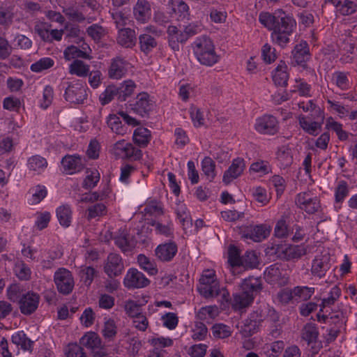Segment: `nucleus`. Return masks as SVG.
Here are the masks:
<instances>
[{
    "label": "nucleus",
    "mask_w": 357,
    "mask_h": 357,
    "mask_svg": "<svg viewBox=\"0 0 357 357\" xmlns=\"http://www.w3.org/2000/svg\"><path fill=\"white\" fill-rule=\"evenodd\" d=\"M259 20L268 29L273 31L271 38L274 43L284 47L289 43V36L296 26L292 16L282 10H277L273 13H261Z\"/></svg>",
    "instance_id": "nucleus-1"
},
{
    "label": "nucleus",
    "mask_w": 357,
    "mask_h": 357,
    "mask_svg": "<svg viewBox=\"0 0 357 357\" xmlns=\"http://www.w3.org/2000/svg\"><path fill=\"white\" fill-rule=\"evenodd\" d=\"M193 50L197 59L202 65L212 66L219 60L213 42L207 37L197 38L193 43Z\"/></svg>",
    "instance_id": "nucleus-2"
},
{
    "label": "nucleus",
    "mask_w": 357,
    "mask_h": 357,
    "mask_svg": "<svg viewBox=\"0 0 357 357\" xmlns=\"http://www.w3.org/2000/svg\"><path fill=\"white\" fill-rule=\"evenodd\" d=\"M197 289L199 294L206 298H213L219 295V282L216 280L213 271L210 270L204 271L199 279Z\"/></svg>",
    "instance_id": "nucleus-3"
},
{
    "label": "nucleus",
    "mask_w": 357,
    "mask_h": 357,
    "mask_svg": "<svg viewBox=\"0 0 357 357\" xmlns=\"http://www.w3.org/2000/svg\"><path fill=\"white\" fill-rule=\"evenodd\" d=\"M264 278L268 283L284 286L289 282L287 269L281 264H274L267 267L264 271Z\"/></svg>",
    "instance_id": "nucleus-4"
},
{
    "label": "nucleus",
    "mask_w": 357,
    "mask_h": 357,
    "mask_svg": "<svg viewBox=\"0 0 357 357\" xmlns=\"http://www.w3.org/2000/svg\"><path fill=\"white\" fill-rule=\"evenodd\" d=\"M54 281L59 293L63 295L70 294L74 287V280L70 271L60 268L54 273Z\"/></svg>",
    "instance_id": "nucleus-5"
},
{
    "label": "nucleus",
    "mask_w": 357,
    "mask_h": 357,
    "mask_svg": "<svg viewBox=\"0 0 357 357\" xmlns=\"http://www.w3.org/2000/svg\"><path fill=\"white\" fill-rule=\"evenodd\" d=\"M295 203L299 208L308 214H314L321 208L319 199L307 192L298 194L295 199Z\"/></svg>",
    "instance_id": "nucleus-6"
},
{
    "label": "nucleus",
    "mask_w": 357,
    "mask_h": 357,
    "mask_svg": "<svg viewBox=\"0 0 357 357\" xmlns=\"http://www.w3.org/2000/svg\"><path fill=\"white\" fill-rule=\"evenodd\" d=\"M64 96L68 102L82 104L87 97L86 86L78 81L70 82L66 89Z\"/></svg>",
    "instance_id": "nucleus-7"
},
{
    "label": "nucleus",
    "mask_w": 357,
    "mask_h": 357,
    "mask_svg": "<svg viewBox=\"0 0 357 357\" xmlns=\"http://www.w3.org/2000/svg\"><path fill=\"white\" fill-rule=\"evenodd\" d=\"M124 264L121 257L116 253H110L104 266V271L109 278L117 277L123 273Z\"/></svg>",
    "instance_id": "nucleus-8"
},
{
    "label": "nucleus",
    "mask_w": 357,
    "mask_h": 357,
    "mask_svg": "<svg viewBox=\"0 0 357 357\" xmlns=\"http://www.w3.org/2000/svg\"><path fill=\"white\" fill-rule=\"evenodd\" d=\"M154 102L150 99L147 93L143 92L137 95L136 101L130 104L131 109L136 114L145 116H148L154 108Z\"/></svg>",
    "instance_id": "nucleus-9"
},
{
    "label": "nucleus",
    "mask_w": 357,
    "mask_h": 357,
    "mask_svg": "<svg viewBox=\"0 0 357 357\" xmlns=\"http://www.w3.org/2000/svg\"><path fill=\"white\" fill-rule=\"evenodd\" d=\"M149 282L145 275L135 268L129 269L123 280L125 287L129 289L143 288Z\"/></svg>",
    "instance_id": "nucleus-10"
},
{
    "label": "nucleus",
    "mask_w": 357,
    "mask_h": 357,
    "mask_svg": "<svg viewBox=\"0 0 357 357\" xmlns=\"http://www.w3.org/2000/svg\"><path fill=\"white\" fill-rule=\"evenodd\" d=\"M255 128L261 134L275 135L278 131V121L272 115H264L257 119Z\"/></svg>",
    "instance_id": "nucleus-11"
},
{
    "label": "nucleus",
    "mask_w": 357,
    "mask_h": 357,
    "mask_svg": "<svg viewBox=\"0 0 357 357\" xmlns=\"http://www.w3.org/2000/svg\"><path fill=\"white\" fill-rule=\"evenodd\" d=\"M331 268V257L328 253L316 256L312 263L311 273L314 276L321 278Z\"/></svg>",
    "instance_id": "nucleus-12"
},
{
    "label": "nucleus",
    "mask_w": 357,
    "mask_h": 357,
    "mask_svg": "<svg viewBox=\"0 0 357 357\" xmlns=\"http://www.w3.org/2000/svg\"><path fill=\"white\" fill-rule=\"evenodd\" d=\"M84 159L78 155H66L61 160V165L68 174H73L82 171L84 168Z\"/></svg>",
    "instance_id": "nucleus-13"
},
{
    "label": "nucleus",
    "mask_w": 357,
    "mask_h": 357,
    "mask_svg": "<svg viewBox=\"0 0 357 357\" xmlns=\"http://www.w3.org/2000/svg\"><path fill=\"white\" fill-rule=\"evenodd\" d=\"M275 252L278 257L289 261L305 255L306 249L302 245L278 246Z\"/></svg>",
    "instance_id": "nucleus-14"
},
{
    "label": "nucleus",
    "mask_w": 357,
    "mask_h": 357,
    "mask_svg": "<svg viewBox=\"0 0 357 357\" xmlns=\"http://www.w3.org/2000/svg\"><path fill=\"white\" fill-rule=\"evenodd\" d=\"M133 16L137 22L146 23L151 17V3L147 0H137L133 7Z\"/></svg>",
    "instance_id": "nucleus-15"
},
{
    "label": "nucleus",
    "mask_w": 357,
    "mask_h": 357,
    "mask_svg": "<svg viewBox=\"0 0 357 357\" xmlns=\"http://www.w3.org/2000/svg\"><path fill=\"white\" fill-rule=\"evenodd\" d=\"M178 251L177 245L174 242L159 245L155 250L158 259L162 262H168L173 259Z\"/></svg>",
    "instance_id": "nucleus-16"
},
{
    "label": "nucleus",
    "mask_w": 357,
    "mask_h": 357,
    "mask_svg": "<svg viewBox=\"0 0 357 357\" xmlns=\"http://www.w3.org/2000/svg\"><path fill=\"white\" fill-rule=\"evenodd\" d=\"M167 33L169 45L174 51H179L180 43H184L188 40L186 35L176 26H169Z\"/></svg>",
    "instance_id": "nucleus-17"
},
{
    "label": "nucleus",
    "mask_w": 357,
    "mask_h": 357,
    "mask_svg": "<svg viewBox=\"0 0 357 357\" xmlns=\"http://www.w3.org/2000/svg\"><path fill=\"white\" fill-rule=\"evenodd\" d=\"M116 43L125 48H132L137 43L136 33L130 28H121L117 34Z\"/></svg>",
    "instance_id": "nucleus-18"
},
{
    "label": "nucleus",
    "mask_w": 357,
    "mask_h": 357,
    "mask_svg": "<svg viewBox=\"0 0 357 357\" xmlns=\"http://www.w3.org/2000/svg\"><path fill=\"white\" fill-rule=\"evenodd\" d=\"M128 63L120 56H116L112 60L108 70L109 77L112 79H119L123 77L128 71Z\"/></svg>",
    "instance_id": "nucleus-19"
},
{
    "label": "nucleus",
    "mask_w": 357,
    "mask_h": 357,
    "mask_svg": "<svg viewBox=\"0 0 357 357\" xmlns=\"http://www.w3.org/2000/svg\"><path fill=\"white\" fill-rule=\"evenodd\" d=\"M245 165L243 159H234L229 169L225 172L222 181L229 184L233 179L238 177L245 169Z\"/></svg>",
    "instance_id": "nucleus-20"
},
{
    "label": "nucleus",
    "mask_w": 357,
    "mask_h": 357,
    "mask_svg": "<svg viewBox=\"0 0 357 357\" xmlns=\"http://www.w3.org/2000/svg\"><path fill=\"white\" fill-rule=\"evenodd\" d=\"M252 294L241 289L240 291L233 294L231 305L234 310H241L250 305L254 301Z\"/></svg>",
    "instance_id": "nucleus-21"
},
{
    "label": "nucleus",
    "mask_w": 357,
    "mask_h": 357,
    "mask_svg": "<svg viewBox=\"0 0 357 357\" xmlns=\"http://www.w3.org/2000/svg\"><path fill=\"white\" fill-rule=\"evenodd\" d=\"M241 288L249 294H252L255 297L262 289L261 279L259 277L250 276L242 281Z\"/></svg>",
    "instance_id": "nucleus-22"
},
{
    "label": "nucleus",
    "mask_w": 357,
    "mask_h": 357,
    "mask_svg": "<svg viewBox=\"0 0 357 357\" xmlns=\"http://www.w3.org/2000/svg\"><path fill=\"white\" fill-rule=\"evenodd\" d=\"M293 59L298 65H303L310 58L308 45L306 42H301L296 45L292 51Z\"/></svg>",
    "instance_id": "nucleus-23"
},
{
    "label": "nucleus",
    "mask_w": 357,
    "mask_h": 357,
    "mask_svg": "<svg viewBox=\"0 0 357 357\" xmlns=\"http://www.w3.org/2000/svg\"><path fill=\"white\" fill-rule=\"evenodd\" d=\"M269 231L263 225H257L248 229L244 234L245 238H250L255 242H260L266 238Z\"/></svg>",
    "instance_id": "nucleus-24"
},
{
    "label": "nucleus",
    "mask_w": 357,
    "mask_h": 357,
    "mask_svg": "<svg viewBox=\"0 0 357 357\" xmlns=\"http://www.w3.org/2000/svg\"><path fill=\"white\" fill-rule=\"evenodd\" d=\"M318 335V328L313 323L306 324L301 331V338L307 342V345L315 343Z\"/></svg>",
    "instance_id": "nucleus-25"
},
{
    "label": "nucleus",
    "mask_w": 357,
    "mask_h": 357,
    "mask_svg": "<svg viewBox=\"0 0 357 357\" xmlns=\"http://www.w3.org/2000/svg\"><path fill=\"white\" fill-rule=\"evenodd\" d=\"M39 295L33 292H28L24 295V314H31L38 308Z\"/></svg>",
    "instance_id": "nucleus-26"
},
{
    "label": "nucleus",
    "mask_w": 357,
    "mask_h": 357,
    "mask_svg": "<svg viewBox=\"0 0 357 357\" xmlns=\"http://www.w3.org/2000/svg\"><path fill=\"white\" fill-rule=\"evenodd\" d=\"M138 39L140 50L145 54H148L157 47L156 39L149 33L140 34Z\"/></svg>",
    "instance_id": "nucleus-27"
},
{
    "label": "nucleus",
    "mask_w": 357,
    "mask_h": 357,
    "mask_svg": "<svg viewBox=\"0 0 357 357\" xmlns=\"http://www.w3.org/2000/svg\"><path fill=\"white\" fill-rule=\"evenodd\" d=\"M298 107L302 109L303 112H310L312 119L323 121V112L321 108L317 106L313 100H310L307 102H301L298 103Z\"/></svg>",
    "instance_id": "nucleus-28"
},
{
    "label": "nucleus",
    "mask_w": 357,
    "mask_h": 357,
    "mask_svg": "<svg viewBox=\"0 0 357 357\" xmlns=\"http://www.w3.org/2000/svg\"><path fill=\"white\" fill-rule=\"evenodd\" d=\"M107 124L111 130L119 135H124L128 132V127L122 124L117 114H109L107 119Z\"/></svg>",
    "instance_id": "nucleus-29"
},
{
    "label": "nucleus",
    "mask_w": 357,
    "mask_h": 357,
    "mask_svg": "<svg viewBox=\"0 0 357 357\" xmlns=\"http://www.w3.org/2000/svg\"><path fill=\"white\" fill-rule=\"evenodd\" d=\"M299 124L305 132L311 135H317L321 129V123L317 121H308L304 116H299Z\"/></svg>",
    "instance_id": "nucleus-30"
},
{
    "label": "nucleus",
    "mask_w": 357,
    "mask_h": 357,
    "mask_svg": "<svg viewBox=\"0 0 357 357\" xmlns=\"http://www.w3.org/2000/svg\"><path fill=\"white\" fill-rule=\"evenodd\" d=\"M56 217L61 226L68 227L72 220V211L69 205L63 204L58 207Z\"/></svg>",
    "instance_id": "nucleus-31"
},
{
    "label": "nucleus",
    "mask_w": 357,
    "mask_h": 357,
    "mask_svg": "<svg viewBox=\"0 0 357 357\" xmlns=\"http://www.w3.org/2000/svg\"><path fill=\"white\" fill-rule=\"evenodd\" d=\"M288 78L287 66L284 62L281 61L275 69L273 79L276 85L285 86L287 84Z\"/></svg>",
    "instance_id": "nucleus-32"
},
{
    "label": "nucleus",
    "mask_w": 357,
    "mask_h": 357,
    "mask_svg": "<svg viewBox=\"0 0 357 357\" xmlns=\"http://www.w3.org/2000/svg\"><path fill=\"white\" fill-rule=\"evenodd\" d=\"M79 344L92 351L100 346L101 340L96 333L89 332L80 339Z\"/></svg>",
    "instance_id": "nucleus-33"
},
{
    "label": "nucleus",
    "mask_w": 357,
    "mask_h": 357,
    "mask_svg": "<svg viewBox=\"0 0 357 357\" xmlns=\"http://www.w3.org/2000/svg\"><path fill=\"white\" fill-rule=\"evenodd\" d=\"M114 240L116 245L124 252L130 251L135 247V240L130 234H121Z\"/></svg>",
    "instance_id": "nucleus-34"
},
{
    "label": "nucleus",
    "mask_w": 357,
    "mask_h": 357,
    "mask_svg": "<svg viewBox=\"0 0 357 357\" xmlns=\"http://www.w3.org/2000/svg\"><path fill=\"white\" fill-rule=\"evenodd\" d=\"M151 139V132L145 128H137L133 134V140L137 145L144 147Z\"/></svg>",
    "instance_id": "nucleus-35"
},
{
    "label": "nucleus",
    "mask_w": 357,
    "mask_h": 357,
    "mask_svg": "<svg viewBox=\"0 0 357 357\" xmlns=\"http://www.w3.org/2000/svg\"><path fill=\"white\" fill-rule=\"evenodd\" d=\"M136 87L133 81L128 79L124 81L119 88H116L118 99L120 101H125L128 97L132 95Z\"/></svg>",
    "instance_id": "nucleus-36"
},
{
    "label": "nucleus",
    "mask_w": 357,
    "mask_h": 357,
    "mask_svg": "<svg viewBox=\"0 0 357 357\" xmlns=\"http://www.w3.org/2000/svg\"><path fill=\"white\" fill-rule=\"evenodd\" d=\"M8 298L19 305V309L22 312V289H20V286L17 284H12L7 289Z\"/></svg>",
    "instance_id": "nucleus-37"
},
{
    "label": "nucleus",
    "mask_w": 357,
    "mask_h": 357,
    "mask_svg": "<svg viewBox=\"0 0 357 357\" xmlns=\"http://www.w3.org/2000/svg\"><path fill=\"white\" fill-rule=\"evenodd\" d=\"M173 10L177 15V19L178 20H185L189 19V7L183 1L174 0Z\"/></svg>",
    "instance_id": "nucleus-38"
},
{
    "label": "nucleus",
    "mask_w": 357,
    "mask_h": 357,
    "mask_svg": "<svg viewBox=\"0 0 357 357\" xmlns=\"http://www.w3.org/2000/svg\"><path fill=\"white\" fill-rule=\"evenodd\" d=\"M47 165L46 159L40 155L32 156L27 162L28 168L31 171L38 172V173L43 172Z\"/></svg>",
    "instance_id": "nucleus-39"
},
{
    "label": "nucleus",
    "mask_w": 357,
    "mask_h": 357,
    "mask_svg": "<svg viewBox=\"0 0 357 357\" xmlns=\"http://www.w3.org/2000/svg\"><path fill=\"white\" fill-rule=\"evenodd\" d=\"M317 316L319 321L323 320L326 324L342 325L343 323L345 322V318L342 312H337L328 315H321L319 312Z\"/></svg>",
    "instance_id": "nucleus-40"
},
{
    "label": "nucleus",
    "mask_w": 357,
    "mask_h": 357,
    "mask_svg": "<svg viewBox=\"0 0 357 357\" xmlns=\"http://www.w3.org/2000/svg\"><path fill=\"white\" fill-rule=\"evenodd\" d=\"M89 66L85 64L82 61L75 59L69 67V72L72 75H76L79 77H84L88 75Z\"/></svg>",
    "instance_id": "nucleus-41"
},
{
    "label": "nucleus",
    "mask_w": 357,
    "mask_h": 357,
    "mask_svg": "<svg viewBox=\"0 0 357 357\" xmlns=\"http://www.w3.org/2000/svg\"><path fill=\"white\" fill-rule=\"evenodd\" d=\"M202 169L209 181H212L216 176L215 162L210 157H205L202 162Z\"/></svg>",
    "instance_id": "nucleus-42"
},
{
    "label": "nucleus",
    "mask_w": 357,
    "mask_h": 357,
    "mask_svg": "<svg viewBox=\"0 0 357 357\" xmlns=\"http://www.w3.org/2000/svg\"><path fill=\"white\" fill-rule=\"evenodd\" d=\"M137 262L139 266L146 271L150 275H155L158 273V269L154 261H151L149 258L144 255H139L137 257Z\"/></svg>",
    "instance_id": "nucleus-43"
},
{
    "label": "nucleus",
    "mask_w": 357,
    "mask_h": 357,
    "mask_svg": "<svg viewBox=\"0 0 357 357\" xmlns=\"http://www.w3.org/2000/svg\"><path fill=\"white\" fill-rule=\"evenodd\" d=\"M349 193L348 185L344 181H340L335 189V205L336 208H341V203Z\"/></svg>",
    "instance_id": "nucleus-44"
},
{
    "label": "nucleus",
    "mask_w": 357,
    "mask_h": 357,
    "mask_svg": "<svg viewBox=\"0 0 357 357\" xmlns=\"http://www.w3.org/2000/svg\"><path fill=\"white\" fill-rule=\"evenodd\" d=\"M341 295V289L337 285H335L331 288L329 296L327 298H323L321 304L320 305V312L323 310V308L331 306L335 303V302L339 298Z\"/></svg>",
    "instance_id": "nucleus-45"
},
{
    "label": "nucleus",
    "mask_w": 357,
    "mask_h": 357,
    "mask_svg": "<svg viewBox=\"0 0 357 357\" xmlns=\"http://www.w3.org/2000/svg\"><path fill=\"white\" fill-rule=\"evenodd\" d=\"M259 324L256 320L247 319L244 321L243 325L241 328V333L245 337L252 336L254 333H257Z\"/></svg>",
    "instance_id": "nucleus-46"
},
{
    "label": "nucleus",
    "mask_w": 357,
    "mask_h": 357,
    "mask_svg": "<svg viewBox=\"0 0 357 357\" xmlns=\"http://www.w3.org/2000/svg\"><path fill=\"white\" fill-rule=\"evenodd\" d=\"M259 264L258 257L255 251H247L241 257V266L253 268Z\"/></svg>",
    "instance_id": "nucleus-47"
},
{
    "label": "nucleus",
    "mask_w": 357,
    "mask_h": 357,
    "mask_svg": "<svg viewBox=\"0 0 357 357\" xmlns=\"http://www.w3.org/2000/svg\"><path fill=\"white\" fill-rule=\"evenodd\" d=\"M29 193L31 195V204H36L46 197L47 190L45 186L37 185L30 189Z\"/></svg>",
    "instance_id": "nucleus-48"
},
{
    "label": "nucleus",
    "mask_w": 357,
    "mask_h": 357,
    "mask_svg": "<svg viewBox=\"0 0 357 357\" xmlns=\"http://www.w3.org/2000/svg\"><path fill=\"white\" fill-rule=\"evenodd\" d=\"M63 54L65 59L68 61L77 58L89 59V56L86 52L73 45L67 47Z\"/></svg>",
    "instance_id": "nucleus-49"
},
{
    "label": "nucleus",
    "mask_w": 357,
    "mask_h": 357,
    "mask_svg": "<svg viewBox=\"0 0 357 357\" xmlns=\"http://www.w3.org/2000/svg\"><path fill=\"white\" fill-rule=\"evenodd\" d=\"M88 35L96 42H99L107 33L106 30L101 26L93 24L86 29Z\"/></svg>",
    "instance_id": "nucleus-50"
},
{
    "label": "nucleus",
    "mask_w": 357,
    "mask_h": 357,
    "mask_svg": "<svg viewBox=\"0 0 357 357\" xmlns=\"http://www.w3.org/2000/svg\"><path fill=\"white\" fill-rule=\"evenodd\" d=\"M102 333L103 337L108 340L114 339L117 333V327L114 320L108 319L105 321Z\"/></svg>",
    "instance_id": "nucleus-51"
},
{
    "label": "nucleus",
    "mask_w": 357,
    "mask_h": 357,
    "mask_svg": "<svg viewBox=\"0 0 357 357\" xmlns=\"http://www.w3.org/2000/svg\"><path fill=\"white\" fill-rule=\"evenodd\" d=\"M294 297H298L301 301H307L314 293V288L308 287H295L293 289Z\"/></svg>",
    "instance_id": "nucleus-52"
},
{
    "label": "nucleus",
    "mask_w": 357,
    "mask_h": 357,
    "mask_svg": "<svg viewBox=\"0 0 357 357\" xmlns=\"http://www.w3.org/2000/svg\"><path fill=\"white\" fill-rule=\"evenodd\" d=\"M100 174L96 169L87 170L86 176L83 183V187L86 189L94 188L99 181Z\"/></svg>",
    "instance_id": "nucleus-53"
},
{
    "label": "nucleus",
    "mask_w": 357,
    "mask_h": 357,
    "mask_svg": "<svg viewBox=\"0 0 357 357\" xmlns=\"http://www.w3.org/2000/svg\"><path fill=\"white\" fill-rule=\"evenodd\" d=\"M228 262L232 267L241 266V257L240 256V251L234 245H230L228 248Z\"/></svg>",
    "instance_id": "nucleus-54"
},
{
    "label": "nucleus",
    "mask_w": 357,
    "mask_h": 357,
    "mask_svg": "<svg viewBox=\"0 0 357 357\" xmlns=\"http://www.w3.org/2000/svg\"><path fill=\"white\" fill-rule=\"evenodd\" d=\"M54 64L53 59L49 57L40 59L31 66V70L33 72H41L52 67Z\"/></svg>",
    "instance_id": "nucleus-55"
},
{
    "label": "nucleus",
    "mask_w": 357,
    "mask_h": 357,
    "mask_svg": "<svg viewBox=\"0 0 357 357\" xmlns=\"http://www.w3.org/2000/svg\"><path fill=\"white\" fill-rule=\"evenodd\" d=\"M110 14L116 28L119 29V30L121 28H124L123 26L128 21V17L122 11L117 9L110 10Z\"/></svg>",
    "instance_id": "nucleus-56"
},
{
    "label": "nucleus",
    "mask_w": 357,
    "mask_h": 357,
    "mask_svg": "<svg viewBox=\"0 0 357 357\" xmlns=\"http://www.w3.org/2000/svg\"><path fill=\"white\" fill-rule=\"evenodd\" d=\"M96 274V271L91 266L84 267L79 271V275L82 282L88 287L92 283Z\"/></svg>",
    "instance_id": "nucleus-57"
},
{
    "label": "nucleus",
    "mask_w": 357,
    "mask_h": 357,
    "mask_svg": "<svg viewBox=\"0 0 357 357\" xmlns=\"http://www.w3.org/2000/svg\"><path fill=\"white\" fill-rule=\"evenodd\" d=\"M212 331L213 336L217 338H225L231 335L229 326L223 324H217L213 326Z\"/></svg>",
    "instance_id": "nucleus-58"
},
{
    "label": "nucleus",
    "mask_w": 357,
    "mask_h": 357,
    "mask_svg": "<svg viewBox=\"0 0 357 357\" xmlns=\"http://www.w3.org/2000/svg\"><path fill=\"white\" fill-rule=\"evenodd\" d=\"M66 355L67 357H86L82 346L77 343H70L68 345Z\"/></svg>",
    "instance_id": "nucleus-59"
},
{
    "label": "nucleus",
    "mask_w": 357,
    "mask_h": 357,
    "mask_svg": "<svg viewBox=\"0 0 357 357\" xmlns=\"http://www.w3.org/2000/svg\"><path fill=\"white\" fill-rule=\"evenodd\" d=\"M3 107L5 109L18 112L21 107V102L19 98L9 96L4 98L3 102Z\"/></svg>",
    "instance_id": "nucleus-60"
},
{
    "label": "nucleus",
    "mask_w": 357,
    "mask_h": 357,
    "mask_svg": "<svg viewBox=\"0 0 357 357\" xmlns=\"http://www.w3.org/2000/svg\"><path fill=\"white\" fill-rule=\"evenodd\" d=\"M106 207L103 204H96L89 207L87 219L91 220L105 213Z\"/></svg>",
    "instance_id": "nucleus-61"
},
{
    "label": "nucleus",
    "mask_w": 357,
    "mask_h": 357,
    "mask_svg": "<svg viewBox=\"0 0 357 357\" xmlns=\"http://www.w3.org/2000/svg\"><path fill=\"white\" fill-rule=\"evenodd\" d=\"M261 57L266 63H271L276 59L275 50L266 43L261 49Z\"/></svg>",
    "instance_id": "nucleus-62"
},
{
    "label": "nucleus",
    "mask_w": 357,
    "mask_h": 357,
    "mask_svg": "<svg viewBox=\"0 0 357 357\" xmlns=\"http://www.w3.org/2000/svg\"><path fill=\"white\" fill-rule=\"evenodd\" d=\"M63 12L70 20L82 22L85 20L84 15L74 7L64 8Z\"/></svg>",
    "instance_id": "nucleus-63"
},
{
    "label": "nucleus",
    "mask_w": 357,
    "mask_h": 357,
    "mask_svg": "<svg viewBox=\"0 0 357 357\" xmlns=\"http://www.w3.org/2000/svg\"><path fill=\"white\" fill-rule=\"evenodd\" d=\"M115 96H118L116 88L114 86H108L105 91L100 94L99 99L101 104L105 105L110 102Z\"/></svg>",
    "instance_id": "nucleus-64"
}]
</instances>
